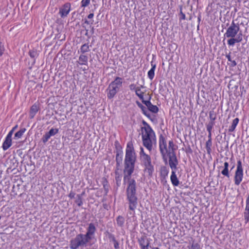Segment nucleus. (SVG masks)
I'll use <instances>...</instances> for the list:
<instances>
[{
	"instance_id": "obj_1",
	"label": "nucleus",
	"mask_w": 249,
	"mask_h": 249,
	"mask_svg": "<svg viewBox=\"0 0 249 249\" xmlns=\"http://www.w3.org/2000/svg\"><path fill=\"white\" fill-rule=\"evenodd\" d=\"M167 145L165 138L160 136L159 138V148L160 153L164 160H166L167 157L169 159V163L178 161L177 157L175 153V145L172 140L168 142Z\"/></svg>"
},
{
	"instance_id": "obj_2",
	"label": "nucleus",
	"mask_w": 249,
	"mask_h": 249,
	"mask_svg": "<svg viewBox=\"0 0 249 249\" xmlns=\"http://www.w3.org/2000/svg\"><path fill=\"white\" fill-rule=\"evenodd\" d=\"M136 160V155L133 144L129 142L127 144L125 150V156L124 161V180L131 176L134 170V166Z\"/></svg>"
},
{
	"instance_id": "obj_3",
	"label": "nucleus",
	"mask_w": 249,
	"mask_h": 249,
	"mask_svg": "<svg viewBox=\"0 0 249 249\" xmlns=\"http://www.w3.org/2000/svg\"><path fill=\"white\" fill-rule=\"evenodd\" d=\"M141 131L143 144L150 152L157 144L155 133L151 127L146 123L142 127Z\"/></svg>"
},
{
	"instance_id": "obj_4",
	"label": "nucleus",
	"mask_w": 249,
	"mask_h": 249,
	"mask_svg": "<svg viewBox=\"0 0 249 249\" xmlns=\"http://www.w3.org/2000/svg\"><path fill=\"white\" fill-rule=\"evenodd\" d=\"M124 182L128 183L126 189L127 198L129 202V208L130 210L134 211L137 205V198L136 196V181L134 179L131 178V176L128 179L124 180Z\"/></svg>"
},
{
	"instance_id": "obj_5",
	"label": "nucleus",
	"mask_w": 249,
	"mask_h": 249,
	"mask_svg": "<svg viewBox=\"0 0 249 249\" xmlns=\"http://www.w3.org/2000/svg\"><path fill=\"white\" fill-rule=\"evenodd\" d=\"M122 85V79L119 77H116L115 79L109 84L108 87V92L107 93V97L109 99L112 98L119 91Z\"/></svg>"
},
{
	"instance_id": "obj_6",
	"label": "nucleus",
	"mask_w": 249,
	"mask_h": 249,
	"mask_svg": "<svg viewBox=\"0 0 249 249\" xmlns=\"http://www.w3.org/2000/svg\"><path fill=\"white\" fill-rule=\"evenodd\" d=\"M90 234H78L75 238L71 241L70 247L72 249H76L80 246H83L89 241Z\"/></svg>"
},
{
	"instance_id": "obj_7",
	"label": "nucleus",
	"mask_w": 249,
	"mask_h": 249,
	"mask_svg": "<svg viewBox=\"0 0 249 249\" xmlns=\"http://www.w3.org/2000/svg\"><path fill=\"white\" fill-rule=\"evenodd\" d=\"M243 178V168L242 161L238 160L237 163L236 169L235 170L234 177V183L236 185H239L242 182Z\"/></svg>"
},
{
	"instance_id": "obj_8",
	"label": "nucleus",
	"mask_w": 249,
	"mask_h": 249,
	"mask_svg": "<svg viewBox=\"0 0 249 249\" xmlns=\"http://www.w3.org/2000/svg\"><path fill=\"white\" fill-rule=\"evenodd\" d=\"M169 164L172 170L170 177L171 181L174 186H178L179 184V181L177 177L176 171L177 166L178 164V161L169 163Z\"/></svg>"
},
{
	"instance_id": "obj_9",
	"label": "nucleus",
	"mask_w": 249,
	"mask_h": 249,
	"mask_svg": "<svg viewBox=\"0 0 249 249\" xmlns=\"http://www.w3.org/2000/svg\"><path fill=\"white\" fill-rule=\"evenodd\" d=\"M239 26L232 21L230 26L228 28L224 36L227 38L235 37L239 31Z\"/></svg>"
},
{
	"instance_id": "obj_10",
	"label": "nucleus",
	"mask_w": 249,
	"mask_h": 249,
	"mask_svg": "<svg viewBox=\"0 0 249 249\" xmlns=\"http://www.w3.org/2000/svg\"><path fill=\"white\" fill-rule=\"evenodd\" d=\"M140 158L142 165L152 163L151 159L149 155L146 154L144 152L143 148L141 147L140 152Z\"/></svg>"
},
{
	"instance_id": "obj_11",
	"label": "nucleus",
	"mask_w": 249,
	"mask_h": 249,
	"mask_svg": "<svg viewBox=\"0 0 249 249\" xmlns=\"http://www.w3.org/2000/svg\"><path fill=\"white\" fill-rule=\"evenodd\" d=\"M71 10V4L69 2L65 3L59 9V13L61 18L67 16Z\"/></svg>"
},
{
	"instance_id": "obj_12",
	"label": "nucleus",
	"mask_w": 249,
	"mask_h": 249,
	"mask_svg": "<svg viewBox=\"0 0 249 249\" xmlns=\"http://www.w3.org/2000/svg\"><path fill=\"white\" fill-rule=\"evenodd\" d=\"M143 167L144 174L151 177L154 170V166L152 163L142 165Z\"/></svg>"
},
{
	"instance_id": "obj_13",
	"label": "nucleus",
	"mask_w": 249,
	"mask_h": 249,
	"mask_svg": "<svg viewBox=\"0 0 249 249\" xmlns=\"http://www.w3.org/2000/svg\"><path fill=\"white\" fill-rule=\"evenodd\" d=\"M231 38L228 40V44L230 46H233L235 43H238L242 40V35L240 34L238 35L237 37H230Z\"/></svg>"
},
{
	"instance_id": "obj_14",
	"label": "nucleus",
	"mask_w": 249,
	"mask_h": 249,
	"mask_svg": "<svg viewBox=\"0 0 249 249\" xmlns=\"http://www.w3.org/2000/svg\"><path fill=\"white\" fill-rule=\"evenodd\" d=\"M142 103H143L146 105L148 109L152 112H158L159 110L158 107L156 106L152 105L150 101H142Z\"/></svg>"
},
{
	"instance_id": "obj_15",
	"label": "nucleus",
	"mask_w": 249,
	"mask_h": 249,
	"mask_svg": "<svg viewBox=\"0 0 249 249\" xmlns=\"http://www.w3.org/2000/svg\"><path fill=\"white\" fill-rule=\"evenodd\" d=\"M11 145L12 137L7 135L2 144V148L4 150H6L11 146Z\"/></svg>"
},
{
	"instance_id": "obj_16",
	"label": "nucleus",
	"mask_w": 249,
	"mask_h": 249,
	"mask_svg": "<svg viewBox=\"0 0 249 249\" xmlns=\"http://www.w3.org/2000/svg\"><path fill=\"white\" fill-rule=\"evenodd\" d=\"M39 110V107L36 104L33 105L30 109V117L33 118Z\"/></svg>"
},
{
	"instance_id": "obj_17",
	"label": "nucleus",
	"mask_w": 249,
	"mask_h": 249,
	"mask_svg": "<svg viewBox=\"0 0 249 249\" xmlns=\"http://www.w3.org/2000/svg\"><path fill=\"white\" fill-rule=\"evenodd\" d=\"M88 58L87 55H80L77 62L80 65H88Z\"/></svg>"
},
{
	"instance_id": "obj_18",
	"label": "nucleus",
	"mask_w": 249,
	"mask_h": 249,
	"mask_svg": "<svg viewBox=\"0 0 249 249\" xmlns=\"http://www.w3.org/2000/svg\"><path fill=\"white\" fill-rule=\"evenodd\" d=\"M151 66H152V68L148 71V73H147L148 77L150 80H152L154 77L155 71L156 67V65L153 64L152 62H151Z\"/></svg>"
},
{
	"instance_id": "obj_19",
	"label": "nucleus",
	"mask_w": 249,
	"mask_h": 249,
	"mask_svg": "<svg viewBox=\"0 0 249 249\" xmlns=\"http://www.w3.org/2000/svg\"><path fill=\"white\" fill-rule=\"evenodd\" d=\"M229 166V163L228 162H225L224 163V169L221 171V174L228 178L230 177Z\"/></svg>"
},
{
	"instance_id": "obj_20",
	"label": "nucleus",
	"mask_w": 249,
	"mask_h": 249,
	"mask_svg": "<svg viewBox=\"0 0 249 249\" xmlns=\"http://www.w3.org/2000/svg\"><path fill=\"white\" fill-rule=\"evenodd\" d=\"M239 119L238 118H236L234 119L232 122L231 125L230 126L229 128V131L230 132H233L234 129H235L237 125L239 123Z\"/></svg>"
},
{
	"instance_id": "obj_21",
	"label": "nucleus",
	"mask_w": 249,
	"mask_h": 249,
	"mask_svg": "<svg viewBox=\"0 0 249 249\" xmlns=\"http://www.w3.org/2000/svg\"><path fill=\"white\" fill-rule=\"evenodd\" d=\"M26 131V129L24 128L20 129L19 131H18L17 132H16L14 136V139H20L24 132Z\"/></svg>"
},
{
	"instance_id": "obj_22",
	"label": "nucleus",
	"mask_w": 249,
	"mask_h": 249,
	"mask_svg": "<svg viewBox=\"0 0 249 249\" xmlns=\"http://www.w3.org/2000/svg\"><path fill=\"white\" fill-rule=\"evenodd\" d=\"M136 94L139 97V98L142 101L143 100V92L142 91L140 88L138 87V88L135 91Z\"/></svg>"
},
{
	"instance_id": "obj_23",
	"label": "nucleus",
	"mask_w": 249,
	"mask_h": 249,
	"mask_svg": "<svg viewBox=\"0 0 249 249\" xmlns=\"http://www.w3.org/2000/svg\"><path fill=\"white\" fill-rule=\"evenodd\" d=\"M80 50V52L83 53L88 52L89 51V45H88V44L86 43L83 44L81 46Z\"/></svg>"
},
{
	"instance_id": "obj_24",
	"label": "nucleus",
	"mask_w": 249,
	"mask_h": 249,
	"mask_svg": "<svg viewBox=\"0 0 249 249\" xmlns=\"http://www.w3.org/2000/svg\"><path fill=\"white\" fill-rule=\"evenodd\" d=\"M212 145V140H208L206 143V148L208 154H210L211 151V146Z\"/></svg>"
},
{
	"instance_id": "obj_25",
	"label": "nucleus",
	"mask_w": 249,
	"mask_h": 249,
	"mask_svg": "<svg viewBox=\"0 0 249 249\" xmlns=\"http://www.w3.org/2000/svg\"><path fill=\"white\" fill-rule=\"evenodd\" d=\"M145 240H147V239L144 236H142L140 238H139V241L141 246L148 245V243L147 241L145 242Z\"/></svg>"
},
{
	"instance_id": "obj_26",
	"label": "nucleus",
	"mask_w": 249,
	"mask_h": 249,
	"mask_svg": "<svg viewBox=\"0 0 249 249\" xmlns=\"http://www.w3.org/2000/svg\"><path fill=\"white\" fill-rule=\"evenodd\" d=\"M95 231V227L94 225L92 223L89 224L87 233H94Z\"/></svg>"
},
{
	"instance_id": "obj_27",
	"label": "nucleus",
	"mask_w": 249,
	"mask_h": 249,
	"mask_svg": "<svg viewBox=\"0 0 249 249\" xmlns=\"http://www.w3.org/2000/svg\"><path fill=\"white\" fill-rule=\"evenodd\" d=\"M117 224L120 226H122L123 225L124 222V219L123 217L119 216L117 218Z\"/></svg>"
},
{
	"instance_id": "obj_28",
	"label": "nucleus",
	"mask_w": 249,
	"mask_h": 249,
	"mask_svg": "<svg viewBox=\"0 0 249 249\" xmlns=\"http://www.w3.org/2000/svg\"><path fill=\"white\" fill-rule=\"evenodd\" d=\"M75 203L79 206H81L83 204L82 196L80 195H78L76 196V199L75 200Z\"/></svg>"
},
{
	"instance_id": "obj_29",
	"label": "nucleus",
	"mask_w": 249,
	"mask_h": 249,
	"mask_svg": "<svg viewBox=\"0 0 249 249\" xmlns=\"http://www.w3.org/2000/svg\"><path fill=\"white\" fill-rule=\"evenodd\" d=\"M168 173H169V171L166 167L163 166V167H161V170H160V173L162 176H163L164 177H166V176H167Z\"/></svg>"
},
{
	"instance_id": "obj_30",
	"label": "nucleus",
	"mask_w": 249,
	"mask_h": 249,
	"mask_svg": "<svg viewBox=\"0 0 249 249\" xmlns=\"http://www.w3.org/2000/svg\"><path fill=\"white\" fill-rule=\"evenodd\" d=\"M58 132V129L57 128H52L47 133L51 137L54 136Z\"/></svg>"
},
{
	"instance_id": "obj_31",
	"label": "nucleus",
	"mask_w": 249,
	"mask_h": 249,
	"mask_svg": "<svg viewBox=\"0 0 249 249\" xmlns=\"http://www.w3.org/2000/svg\"><path fill=\"white\" fill-rule=\"evenodd\" d=\"M110 238L112 239V242L114 244V247L116 249H118L119 248V245L117 240L115 239L113 236H110Z\"/></svg>"
},
{
	"instance_id": "obj_32",
	"label": "nucleus",
	"mask_w": 249,
	"mask_h": 249,
	"mask_svg": "<svg viewBox=\"0 0 249 249\" xmlns=\"http://www.w3.org/2000/svg\"><path fill=\"white\" fill-rule=\"evenodd\" d=\"M226 57L228 59V60L230 62H231V65L232 66V67H235L236 65H237V63L236 62H235V61L234 60H231V56L230 54H228L226 55Z\"/></svg>"
},
{
	"instance_id": "obj_33",
	"label": "nucleus",
	"mask_w": 249,
	"mask_h": 249,
	"mask_svg": "<svg viewBox=\"0 0 249 249\" xmlns=\"http://www.w3.org/2000/svg\"><path fill=\"white\" fill-rule=\"evenodd\" d=\"M214 124V122H210L208 123V124L207 125V130L208 132H211Z\"/></svg>"
},
{
	"instance_id": "obj_34",
	"label": "nucleus",
	"mask_w": 249,
	"mask_h": 249,
	"mask_svg": "<svg viewBox=\"0 0 249 249\" xmlns=\"http://www.w3.org/2000/svg\"><path fill=\"white\" fill-rule=\"evenodd\" d=\"M90 0H82L81 3V7H86L87 6H88L90 3Z\"/></svg>"
},
{
	"instance_id": "obj_35",
	"label": "nucleus",
	"mask_w": 249,
	"mask_h": 249,
	"mask_svg": "<svg viewBox=\"0 0 249 249\" xmlns=\"http://www.w3.org/2000/svg\"><path fill=\"white\" fill-rule=\"evenodd\" d=\"M50 137L51 136L47 133H46L42 138V142L44 143L46 142Z\"/></svg>"
},
{
	"instance_id": "obj_36",
	"label": "nucleus",
	"mask_w": 249,
	"mask_h": 249,
	"mask_svg": "<svg viewBox=\"0 0 249 249\" xmlns=\"http://www.w3.org/2000/svg\"><path fill=\"white\" fill-rule=\"evenodd\" d=\"M209 117L211 120L210 122H214V121L216 119L215 115L213 113V112L211 111L209 113Z\"/></svg>"
},
{
	"instance_id": "obj_37",
	"label": "nucleus",
	"mask_w": 249,
	"mask_h": 249,
	"mask_svg": "<svg viewBox=\"0 0 249 249\" xmlns=\"http://www.w3.org/2000/svg\"><path fill=\"white\" fill-rule=\"evenodd\" d=\"M244 218L246 222H247L249 219V211L245 210L244 212Z\"/></svg>"
},
{
	"instance_id": "obj_38",
	"label": "nucleus",
	"mask_w": 249,
	"mask_h": 249,
	"mask_svg": "<svg viewBox=\"0 0 249 249\" xmlns=\"http://www.w3.org/2000/svg\"><path fill=\"white\" fill-rule=\"evenodd\" d=\"M189 249H200V246L197 243H193Z\"/></svg>"
},
{
	"instance_id": "obj_39",
	"label": "nucleus",
	"mask_w": 249,
	"mask_h": 249,
	"mask_svg": "<svg viewBox=\"0 0 249 249\" xmlns=\"http://www.w3.org/2000/svg\"><path fill=\"white\" fill-rule=\"evenodd\" d=\"M18 125H16L14 127L12 128V129L9 132L8 134H7L9 136H10L12 137V135L13 134L14 132L15 131V130L17 128Z\"/></svg>"
},
{
	"instance_id": "obj_40",
	"label": "nucleus",
	"mask_w": 249,
	"mask_h": 249,
	"mask_svg": "<svg viewBox=\"0 0 249 249\" xmlns=\"http://www.w3.org/2000/svg\"><path fill=\"white\" fill-rule=\"evenodd\" d=\"M245 210L249 211V195L248 196L246 200V206Z\"/></svg>"
},
{
	"instance_id": "obj_41",
	"label": "nucleus",
	"mask_w": 249,
	"mask_h": 249,
	"mask_svg": "<svg viewBox=\"0 0 249 249\" xmlns=\"http://www.w3.org/2000/svg\"><path fill=\"white\" fill-rule=\"evenodd\" d=\"M138 88V87H137L136 86V85L134 84H131L130 86H129V89L131 90H136V89Z\"/></svg>"
},
{
	"instance_id": "obj_42",
	"label": "nucleus",
	"mask_w": 249,
	"mask_h": 249,
	"mask_svg": "<svg viewBox=\"0 0 249 249\" xmlns=\"http://www.w3.org/2000/svg\"><path fill=\"white\" fill-rule=\"evenodd\" d=\"M30 55L32 57H35L36 56V53L35 51H32L29 52Z\"/></svg>"
},
{
	"instance_id": "obj_43",
	"label": "nucleus",
	"mask_w": 249,
	"mask_h": 249,
	"mask_svg": "<svg viewBox=\"0 0 249 249\" xmlns=\"http://www.w3.org/2000/svg\"><path fill=\"white\" fill-rule=\"evenodd\" d=\"M75 194L74 192H71L69 195V197L71 198H73L75 196Z\"/></svg>"
},
{
	"instance_id": "obj_44",
	"label": "nucleus",
	"mask_w": 249,
	"mask_h": 249,
	"mask_svg": "<svg viewBox=\"0 0 249 249\" xmlns=\"http://www.w3.org/2000/svg\"><path fill=\"white\" fill-rule=\"evenodd\" d=\"M93 20L89 21L87 19H85V23L87 24L88 25L92 24L93 23Z\"/></svg>"
},
{
	"instance_id": "obj_45",
	"label": "nucleus",
	"mask_w": 249,
	"mask_h": 249,
	"mask_svg": "<svg viewBox=\"0 0 249 249\" xmlns=\"http://www.w3.org/2000/svg\"><path fill=\"white\" fill-rule=\"evenodd\" d=\"M3 51H4L3 48L2 47V46L1 45V43H0V57L3 54Z\"/></svg>"
},
{
	"instance_id": "obj_46",
	"label": "nucleus",
	"mask_w": 249,
	"mask_h": 249,
	"mask_svg": "<svg viewBox=\"0 0 249 249\" xmlns=\"http://www.w3.org/2000/svg\"><path fill=\"white\" fill-rule=\"evenodd\" d=\"M94 17V14L93 13H90L89 14L88 16V18L89 19H92Z\"/></svg>"
},
{
	"instance_id": "obj_47",
	"label": "nucleus",
	"mask_w": 249,
	"mask_h": 249,
	"mask_svg": "<svg viewBox=\"0 0 249 249\" xmlns=\"http://www.w3.org/2000/svg\"><path fill=\"white\" fill-rule=\"evenodd\" d=\"M181 15V19H184L185 18V15L184 14H183L182 12H180Z\"/></svg>"
},
{
	"instance_id": "obj_48",
	"label": "nucleus",
	"mask_w": 249,
	"mask_h": 249,
	"mask_svg": "<svg viewBox=\"0 0 249 249\" xmlns=\"http://www.w3.org/2000/svg\"><path fill=\"white\" fill-rule=\"evenodd\" d=\"M211 135H212L211 132H209V135H208L209 140H212Z\"/></svg>"
},
{
	"instance_id": "obj_49",
	"label": "nucleus",
	"mask_w": 249,
	"mask_h": 249,
	"mask_svg": "<svg viewBox=\"0 0 249 249\" xmlns=\"http://www.w3.org/2000/svg\"><path fill=\"white\" fill-rule=\"evenodd\" d=\"M148 245H144V246H141L142 247V249H147V246Z\"/></svg>"
},
{
	"instance_id": "obj_50",
	"label": "nucleus",
	"mask_w": 249,
	"mask_h": 249,
	"mask_svg": "<svg viewBox=\"0 0 249 249\" xmlns=\"http://www.w3.org/2000/svg\"><path fill=\"white\" fill-rule=\"evenodd\" d=\"M139 107H140L142 108V109L143 110V108H144V107H143L142 105H140H140H139Z\"/></svg>"
},
{
	"instance_id": "obj_51",
	"label": "nucleus",
	"mask_w": 249,
	"mask_h": 249,
	"mask_svg": "<svg viewBox=\"0 0 249 249\" xmlns=\"http://www.w3.org/2000/svg\"><path fill=\"white\" fill-rule=\"evenodd\" d=\"M234 168V166H233L231 168V169H233Z\"/></svg>"
},
{
	"instance_id": "obj_52",
	"label": "nucleus",
	"mask_w": 249,
	"mask_h": 249,
	"mask_svg": "<svg viewBox=\"0 0 249 249\" xmlns=\"http://www.w3.org/2000/svg\"><path fill=\"white\" fill-rule=\"evenodd\" d=\"M1 216L0 215V220L1 219Z\"/></svg>"
}]
</instances>
